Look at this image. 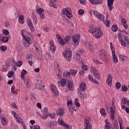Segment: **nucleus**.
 <instances>
[{"instance_id": "obj_57", "label": "nucleus", "mask_w": 129, "mask_h": 129, "mask_svg": "<svg viewBox=\"0 0 129 129\" xmlns=\"http://www.w3.org/2000/svg\"><path fill=\"white\" fill-rule=\"evenodd\" d=\"M80 3L81 4V5H83L84 6H85L86 5V0H79Z\"/></svg>"}, {"instance_id": "obj_64", "label": "nucleus", "mask_w": 129, "mask_h": 129, "mask_svg": "<svg viewBox=\"0 0 129 129\" xmlns=\"http://www.w3.org/2000/svg\"><path fill=\"white\" fill-rule=\"evenodd\" d=\"M124 42L126 43V44H128L129 41H128V38H127L126 36H125L124 38Z\"/></svg>"}, {"instance_id": "obj_2", "label": "nucleus", "mask_w": 129, "mask_h": 129, "mask_svg": "<svg viewBox=\"0 0 129 129\" xmlns=\"http://www.w3.org/2000/svg\"><path fill=\"white\" fill-rule=\"evenodd\" d=\"M58 86H61L64 87L65 85L70 89V90H73V82L71 81L66 80L65 79H61L60 82H58Z\"/></svg>"}, {"instance_id": "obj_26", "label": "nucleus", "mask_w": 129, "mask_h": 129, "mask_svg": "<svg viewBox=\"0 0 129 129\" xmlns=\"http://www.w3.org/2000/svg\"><path fill=\"white\" fill-rule=\"evenodd\" d=\"M13 113H14L15 115H14V117H16V119L18 122H23V119L18 116V115H17V113L16 112L13 111Z\"/></svg>"}, {"instance_id": "obj_38", "label": "nucleus", "mask_w": 129, "mask_h": 129, "mask_svg": "<svg viewBox=\"0 0 129 129\" xmlns=\"http://www.w3.org/2000/svg\"><path fill=\"white\" fill-rule=\"evenodd\" d=\"M78 71L77 70H70L69 71L70 75L71 74V75H76V73H77Z\"/></svg>"}, {"instance_id": "obj_59", "label": "nucleus", "mask_w": 129, "mask_h": 129, "mask_svg": "<svg viewBox=\"0 0 129 129\" xmlns=\"http://www.w3.org/2000/svg\"><path fill=\"white\" fill-rule=\"evenodd\" d=\"M18 67H21L23 65V61H19L17 63Z\"/></svg>"}, {"instance_id": "obj_39", "label": "nucleus", "mask_w": 129, "mask_h": 129, "mask_svg": "<svg viewBox=\"0 0 129 129\" xmlns=\"http://www.w3.org/2000/svg\"><path fill=\"white\" fill-rule=\"evenodd\" d=\"M82 69L83 71H87V70H88V66H87V65L83 64L82 65Z\"/></svg>"}, {"instance_id": "obj_8", "label": "nucleus", "mask_w": 129, "mask_h": 129, "mask_svg": "<svg viewBox=\"0 0 129 129\" xmlns=\"http://www.w3.org/2000/svg\"><path fill=\"white\" fill-rule=\"evenodd\" d=\"M73 42L76 46H77L79 44V40H80V35L78 34V35H74L72 36Z\"/></svg>"}, {"instance_id": "obj_15", "label": "nucleus", "mask_w": 129, "mask_h": 129, "mask_svg": "<svg viewBox=\"0 0 129 129\" xmlns=\"http://www.w3.org/2000/svg\"><path fill=\"white\" fill-rule=\"evenodd\" d=\"M37 13L39 14L40 17L44 20L46 18V16H45V15L42 14V13H43L44 10L42 8L37 9Z\"/></svg>"}, {"instance_id": "obj_58", "label": "nucleus", "mask_w": 129, "mask_h": 129, "mask_svg": "<svg viewBox=\"0 0 129 129\" xmlns=\"http://www.w3.org/2000/svg\"><path fill=\"white\" fill-rule=\"evenodd\" d=\"M34 46H35V48L36 51H38V50H39V49H40V46L38 45V44L35 43V44H34Z\"/></svg>"}, {"instance_id": "obj_49", "label": "nucleus", "mask_w": 129, "mask_h": 129, "mask_svg": "<svg viewBox=\"0 0 129 129\" xmlns=\"http://www.w3.org/2000/svg\"><path fill=\"white\" fill-rule=\"evenodd\" d=\"M115 87L116 89H119L120 87H121V85H120V83L117 82L115 85Z\"/></svg>"}, {"instance_id": "obj_11", "label": "nucleus", "mask_w": 129, "mask_h": 129, "mask_svg": "<svg viewBox=\"0 0 129 129\" xmlns=\"http://www.w3.org/2000/svg\"><path fill=\"white\" fill-rule=\"evenodd\" d=\"M27 25L29 28L30 29V30L31 32H35V28H34V25H33V23H32V20L30 18H28L27 20Z\"/></svg>"}, {"instance_id": "obj_51", "label": "nucleus", "mask_w": 129, "mask_h": 129, "mask_svg": "<svg viewBox=\"0 0 129 129\" xmlns=\"http://www.w3.org/2000/svg\"><path fill=\"white\" fill-rule=\"evenodd\" d=\"M78 14L80 15H82L84 14V10H82V9H80L78 11Z\"/></svg>"}, {"instance_id": "obj_18", "label": "nucleus", "mask_w": 129, "mask_h": 129, "mask_svg": "<svg viewBox=\"0 0 129 129\" xmlns=\"http://www.w3.org/2000/svg\"><path fill=\"white\" fill-rule=\"evenodd\" d=\"M107 84L109 85V86H111L112 85V77L111 76V74H109L108 75V78L106 80Z\"/></svg>"}, {"instance_id": "obj_50", "label": "nucleus", "mask_w": 129, "mask_h": 129, "mask_svg": "<svg viewBox=\"0 0 129 129\" xmlns=\"http://www.w3.org/2000/svg\"><path fill=\"white\" fill-rule=\"evenodd\" d=\"M32 19L33 20V22H35L34 24L37 25V17L36 16H35V15H32Z\"/></svg>"}, {"instance_id": "obj_53", "label": "nucleus", "mask_w": 129, "mask_h": 129, "mask_svg": "<svg viewBox=\"0 0 129 129\" xmlns=\"http://www.w3.org/2000/svg\"><path fill=\"white\" fill-rule=\"evenodd\" d=\"M120 41H121V45L123 46V47H125V46H126V43H125V41L122 40L121 38Z\"/></svg>"}, {"instance_id": "obj_29", "label": "nucleus", "mask_w": 129, "mask_h": 129, "mask_svg": "<svg viewBox=\"0 0 129 129\" xmlns=\"http://www.w3.org/2000/svg\"><path fill=\"white\" fill-rule=\"evenodd\" d=\"M28 73V72L26 71L25 69H23L22 71L21 72V78H22L23 80H25V76L26 74Z\"/></svg>"}, {"instance_id": "obj_45", "label": "nucleus", "mask_w": 129, "mask_h": 129, "mask_svg": "<svg viewBox=\"0 0 129 129\" xmlns=\"http://www.w3.org/2000/svg\"><path fill=\"white\" fill-rule=\"evenodd\" d=\"M0 49L2 52H5V51H7L8 48L7 46L3 45L0 47Z\"/></svg>"}, {"instance_id": "obj_36", "label": "nucleus", "mask_w": 129, "mask_h": 129, "mask_svg": "<svg viewBox=\"0 0 129 129\" xmlns=\"http://www.w3.org/2000/svg\"><path fill=\"white\" fill-rule=\"evenodd\" d=\"M19 21L20 24H24V23H25V20H24V16L20 15L19 19Z\"/></svg>"}, {"instance_id": "obj_41", "label": "nucleus", "mask_w": 129, "mask_h": 129, "mask_svg": "<svg viewBox=\"0 0 129 129\" xmlns=\"http://www.w3.org/2000/svg\"><path fill=\"white\" fill-rule=\"evenodd\" d=\"M75 105L77 106V107H80V103L79 102L78 99L76 98L75 100Z\"/></svg>"}, {"instance_id": "obj_30", "label": "nucleus", "mask_w": 129, "mask_h": 129, "mask_svg": "<svg viewBox=\"0 0 129 129\" xmlns=\"http://www.w3.org/2000/svg\"><path fill=\"white\" fill-rule=\"evenodd\" d=\"M15 89H16V87H15V85H13L11 87V93L14 94V95H18V93L15 91Z\"/></svg>"}, {"instance_id": "obj_33", "label": "nucleus", "mask_w": 129, "mask_h": 129, "mask_svg": "<svg viewBox=\"0 0 129 129\" xmlns=\"http://www.w3.org/2000/svg\"><path fill=\"white\" fill-rule=\"evenodd\" d=\"M63 77L64 78H69V77H70V73L68 71H65L63 73Z\"/></svg>"}, {"instance_id": "obj_43", "label": "nucleus", "mask_w": 129, "mask_h": 129, "mask_svg": "<svg viewBox=\"0 0 129 129\" xmlns=\"http://www.w3.org/2000/svg\"><path fill=\"white\" fill-rule=\"evenodd\" d=\"M103 3V0H96L94 5H100Z\"/></svg>"}, {"instance_id": "obj_46", "label": "nucleus", "mask_w": 129, "mask_h": 129, "mask_svg": "<svg viewBox=\"0 0 129 129\" xmlns=\"http://www.w3.org/2000/svg\"><path fill=\"white\" fill-rule=\"evenodd\" d=\"M121 90L123 92H125L127 90V87L125 85H123L121 87Z\"/></svg>"}, {"instance_id": "obj_34", "label": "nucleus", "mask_w": 129, "mask_h": 129, "mask_svg": "<svg viewBox=\"0 0 129 129\" xmlns=\"http://www.w3.org/2000/svg\"><path fill=\"white\" fill-rule=\"evenodd\" d=\"M100 112L103 116H105V115H106V112L105 111V109L103 108L100 109Z\"/></svg>"}, {"instance_id": "obj_55", "label": "nucleus", "mask_w": 129, "mask_h": 129, "mask_svg": "<svg viewBox=\"0 0 129 129\" xmlns=\"http://www.w3.org/2000/svg\"><path fill=\"white\" fill-rule=\"evenodd\" d=\"M80 54L79 53H77L75 56V58L76 59V60H78V61H79V60H80Z\"/></svg>"}, {"instance_id": "obj_23", "label": "nucleus", "mask_w": 129, "mask_h": 129, "mask_svg": "<svg viewBox=\"0 0 129 129\" xmlns=\"http://www.w3.org/2000/svg\"><path fill=\"white\" fill-rule=\"evenodd\" d=\"M105 129H110L112 128V125L110 123V122H108V120L106 119L105 121Z\"/></svg>"}, {"instance_id": "obj_1", "label": "nucleus", "mask_w": 129, "mask_h": 129, "mask_svg": "<svg viewBox=\"0 0 129 129\" xmlns=\"http://www.w3.org/2000/svg\"><path fill=\"white\" fill-rule=\"evenodd\" d=\"M89 33L93 34V36L96 38V39H99L100 37H102L103 33L99 28L95 27L93 28V26H91L89 30Z\"/></svg>"}, {"instance_id": "obj_48", "label": "nucleus", "mask_w": 129, "mask_h": 129, "mask_svg": "<svg viewBox=\"0 0 129 129\" xmlns=\"http://www.w3.org/2000/svg\"><path fill=\"white\" fill-rule=\"evenodd\" d=\"M122 109H125L126 112H127V113L129 114V109L127 108V107H125V106L124 105H122Z\"/></svg>"}, {"instance_id": "obj_44", "label": "nucleus", "mask_w": 129, "mask_h": 129, "mask_svg": "<svg viewBox=\"0 0 129 129\" xmlns=\"http://www.w3.org/2000/svg\"><path fill=\"white\" fill-rule=\"evenodd\" d=\"M110 48L112 51V54H113V53L114 54H115V49H114V47L112 46V43H110Z\"/></svg>"}, {"instance_id": "obj_25", "label": "nucleus", "mask_w": 129, "mask_h": 129, "mask_svg": "<svg viewBox=\"0 0 129 129\" xmlns=\"http://www.w3.org/2000/svg\"><path fill=\"white\" fill-rule=\"evenodd\" d=\"M0 40L4 43H8L9 42V38L4 37L3 34L0 35Z\"/></svg>"}, {"instance_id": "obj_61", "label": "nucleus", "mask_w": 129, "mask_h": 129, "mask_svg": "<svg viewBox=\"0 0 129 129\" xmlns=\"http://www.w3.org/2000/svg\"><path fill=\"white\" fill-rule=\"evenodd\" d=\"M69 109L70 112H72V113H73V111H74V109L73 108V107L69 106Z\"/></svg>"}, {"instance_id": "obj_19", "label": "nucleus", "mask_w": 129, "mask_h": 129, "mask_svg": "<svg viewBox=\"0 0 129 129\" xmlns=\"http://www.w3.org/2000/svg\"><path fill=\"white\" fill-rule=\"evenodd\" d=\"M33 55L31 54H29L27 56V60L28 61V63L30 64V66H32L33 65Z\"/></svg>"}, {"instance_id": "obj_16", "label": "nucleus", "mask_w": 129, "mask_h": 129, "mask_svg": "<svg viewBox=\"0 0 129 129\" xmlns=\"http://www.w3.org/2000/svg\"><path fill=\"white\" fill-rule=\"evenodd\" d=\"M114 0H108L107 1V7L110 11L111 12L112 9H113V2Z\"/></svg>"}, {"instance_id": "obj_32", "label": "nucleus", "mask_w": 129, "mask_h": 129, "mask_svg": "<svg viewBox=\"0 0 129 129\" xmlns=\"http://www.w3.org/2000/svg\"><path fill=\"white\" fill-rule=\"evenodd\" d=\"M119 58L121 61H122V62H124L127 59L126 57L121 54L119 55Z\"/></svg>"}, {"instance_id": "obj_62", "label": "nucleus", "mask_w": 129, "mask_h": 129, "mask_svg": "<svg viewBox=\"0 0 129 129\" xmlns=\"http://www.w3.org/2000/svg\"><path fill=\"white\" fill-rule=\"evenodd\" d=\"M45 115H42V119H47V118H48V116H49L48 114H45Z\"/></svg>"}, {"instance_id": "obj_7", "label": "nucleus", "mask_w": 129, "mask_h": 129, "mask_svg": "<svg viewBox=\"0 0 129 129\" xmlns=\"http://www.w3.org/2000/svg\"><path fill=\"white\" fill-rule=\"evenodd\" d=\"M37 82V83L36 85V87L37 89H39V90H43V91H46V89L44 88V87H45V85L42 86L43 84L42 83V80H38Z\"/></svg>"}, {"instance_id": "obj_13", "label": "nucleus", "mask_w": 129, "mask_h": 129, "mask_svg": "<svg viewBox=\"0 0 129 129\" xmlns=\"http://www.w3.org/2000/svg\"><path fill=\"white\" fill-rule=\"evenodd\" d=\"M106 56V53L103 49H101L98 52V56L100 59H104Z\"/></svg>"}, {"instance_id": "obj_17", "label": "nucleus", "mask_w": 129, "mask_h": 129, "mask_svg": "<svg viewBox=\"0 0 129 129\" xmlns=\"http://www.w3.org/2000/svg\"><path fill=\"white\" fill-rule=\"evenodd\" d=\"M51 90L54 94L55 96H58V93H59V92H58V90L57 89L55 85H51Z\"/></svg>"}, {"instance_id": "obj_22", "label": "nucleus", "mask_w": 129, "mask_h": 129, "mask_svg": "<svg viewBox=\"0 0 129 129\" xmlns=\"http://www.w3.org/2000/svg\"><path fill=\"white\" fill-rule=\"evenodd\" d=\"M56 115H59V116H63L64 115V109L63 108H59L58 109L56 112Z\"/></svg>"}, {"instance_id": "obj_21", "label": "nucleus", "mask_w": 129, "mask_h": 129, "mask_svg": "<svg viewBox=\"0 0 129 129\" xmlns=\"http://www.w3.org/2000/svg\"><path fill=\"white\" fill-rule=\"evenodd\" d=\"M1 122L3 125H7L8 124V119L5 115H2L1 117Z\"/></svg>"}, {"instance_id": "obj_12", "label": "nucleus", "mask_w": 129, "mask_h": 129, "mask_svg": "<svg viewBox=\"0 0 129 129\" xmlns=\"http://www.w3.org/2000/svg\"><path fill=\"white\" fill-rule=\"evenodd\" d=\"M21 35L22 36V37H23L24 40L26 41V42L29 44V45H32L33 41H32V40L30 39V37L25 35V34H24V32L21 31Z\"/></svg>"}, {"instance_id": "obj_9", "label": "nucleus", "mask_w": 129, "mask_h": 129, "mask_svg": "<svg viewBox=\"0 0 129 129\" xmlns=\"http://www.w3.org/2000/svg\"><path fill=\"white\" fill-rule=\"evenodd\" d=\"M94 16H95L96 18H98L100 21H104V16L96 11H94Z\"/></svg>"}, {"instance_id": "obj_63", "label": "nucleus", "mask_w": 129, "mask_h": 129, "mask_svg": "<svg viewBox=\"0 0 129 129\" xmlns=\"http://www.w3.org/2000/svg\"><path fill=\"white\" fill-rule=\"evenodd\" d=\"M62 125L66 128H67V129L69 128V124H68L67 123H66L65 122L64 123V124Z\"/></svg>"}, {"instance_id": "obj_5", "label": "nucleus", "mask_w": 129, "mask_h": 129, "mask_svg": "<svg viewBox=\"0 0 129 129\" xmlns=\"http://www.w3.org/2000/svg\"><path fill=\"white\" fill-rule=\"evenodd\" d=\"M62 55L68 62H71L72 57V51L69 48H67L62 53Z\"/></svg>"}, {"instance_id": "obj_3", "label": "nucleus", "mask_w": 129, "mask_h": 129, "mask_svg": "<svg viewBox=\"0 0 129 129\" xmlns=\"http://www.w3.org/2000/svg\"><path fill=\"white\" fill-rule=\"evenodd\" d=\"M105 106L108 111H109L110 110V112L111 113L110 119H111V120H114L115 115V108L113 106H111V105H110V104L108 102L106 103Z\"/></svg>"}, {"instance_id": "obj_31", "label": "nucleus", "mask_w": 129, "mask_h": 129, "mask_svg": "<svg viewBox=\"0 0 129 129\" xmlns=\"http://www.w3.org/2000/svg\"><path fill=\"white\" fill-rule=\"evenodd\" d=\"M14 75H15V72H14V71H10L7 74L8 77L9 78H12L13 76H14Z\"/></svg>"}, {"instance_id": "obj_52", "label": "nucleus", "mask_w": 129, "mask_h": 129, "mask_svg": "<svg viewBox=\"0 0 129 129\" xmlns=\"http://www.w3.org/2000/svg\"><path fill=\"white\" fill-rule=\"evenodd\" d=\"M42 113L43 114H47V113H48V109L47 108V107L44 108Z\"/></svg>"}, {"instance_id": "obj_37", "label": "nucleus", "mask_w": 129, "mask_h": 129, "mask_svg": "<svg viewBox=\"0 0 129 129\" xmlns=\"http://www.w3.org/2000/svg\"><path fill=\"white\" fill-rule=\"evenodd\" d=\"M57 1L56 0H50L49 6L50 7H53L54 5H56Z\"/></svg>"}, {"instance_id": "obj_60", "label": "nucleus", "mask_w": 129, "mask_h": 129, "mask_svg": "<svg viewBox=\"0 0 129 129\" xmlns=\"http://www.w3.org/2000/svg\"><path fill=\"white\" fill-rule=\"evenodd\" d=\"M127 99H126L125 98H123L122 99V102L124 103V104H125V103H127Z\"/></svg>"}, {"instance_id": "obj_35", "label": "nucleus", "mask_w": 129, "mask_h": 129, "mask_svg": "<svg viewBox=\"0 0 129 129\" xmlns=\"http://www.w3.org/2000/svg\"><path fill=\"white\" fill-rule=\"evenodd\" d=\"M23 80L24 81L25 84L27 88H28V89L30 88L31 87V84H30L29 81H28V80L26 81V79H24Z\"/></svg>"}, {"instance_id": "obj_54", "label": "nucleus", "mask_w": 129, "mask_h": 129, "mask_svg": "<svg viewBox=\"0 0 129 129\" xmlns=\"http://www.w3.org/2000/svg\"><path fill=\"white\" fill-rule=\"evenodd\" d=\"M3 34H4V35H6L7 36H8V35H9V34H10V32L8 31V30L4 29L3 30Z\"/></svg>"}, {"instance_id": "obj_20", "label": "nucleus", "mask_w": 129, "mask_h": 129, "mask_svg": "<svg viewBox=\"0 0 129 129\" xmlns=\"http://www.w3.org/2000/svg\"><path fill=\"white\" fill-rule=\"evenodd\" d=\"M57 124V121H51L48 122V124L47 125V127L49 128H54V126Z\"/></svg>"}, {"instance_id": "obj_14", "label": "nucleus", "mask_w": 129, "mask_h": 129, "mask_svg": "<svg viewBox=\"0 0 129 129\" xmlns=\"http://www.w3.org/2000/svg\"><path fill=\"white\" fill-rule=\"evenodd\" d=\"M49 47L51 52L55 53V51H56V46L54 45V41H53V40H50L49 41Z\"/></svg>"}, {"instance_id": "obj_27", "label": "nucleus", "mask_w": 129, "mask_h": 129, "mask_svg": "<svg viewBox=\"0 0 129 129\" xmlns=\"http://www.w3.org/2000/svg\"><path fill=\"white\" fill-rule=\"evenodd\" d=\"M88 79L90 81H91V82H93L94 83H95L96 84H99V83L97 82L93 77H91V75H88Z\"/></svg>"}, {"instance_id": "obj_6", "label": "nucleus", "mask_w": 129, "mask_h": 129, "mask_svg": "<svg viewBox=\"0 0 129 129\" xmlns=\"http://www.w3.org/2000/svg\"><path fill=\"white\" fill-rule=\"evenodd\" d=\"M70 12H71V8H64L62 10V14L63 16L66 15L67 18H72V13H71Z\"/></svg>"}, {"instance_id": "obj_10", "label": "nucleus", "mask_w": 129, "mask_h": 129, "mask_svg": "<svg viewBox=\"0 0 129 129\" xmlns=\"http://www.w3.org/2000/svg\"><path fill=\"white\" fill-rule=\"evenodd\" d=\"M91 71L93 73V75L95 78L97 79H100V77L99 76V74L97 72V70L95 69V68L93 67H91Z\"/></svg>"}, {"instance_id": "obj_56", "label": "nucleus", "mask_w": 129, "mask_h": 129, "mask_svg": "<svg viewBox=\"0 0 129 129\" xmlns=\"http://www.w3.org/2000/svg\"><path fill=\"white\" fill-rule=\"evenodd\" d=\"M81 91H78V93H80L79 94V97H80V98H84V95L82 94V93H81V92H80Z\"/></svg>"}, {"instance_id": "obj_42", "label": "nucleus", "mask_w": 129, "mask_h": 129, "mask_svg": "<svg viewBox=\"0 0 129 129\" xmlns=\"http://www.w3.org/2000/svg\"><path fill=\"white\" fill-rule=\"evenodd\" d=\"M55 115H56V114L55 113L48 114V116H49V117L51 119H54V118H55Z\"/></svg>"}, {"instance_id": "obj_47", "label": "nucleus", "mask_w": 129, "mask_h": 129, "mask_svg": "<svg viewBox=\"0 0 129 129\" xmlns=\"http://www.w3.org/2000/svg\"><path fill=\"white\" fill-rule=\"evenodd\" d=\"M112 31H113V32H116L117 31V26L116 25H113L112 26Z\"/></svg>"}, {"instance_id": "obj_40", "label": "nucleus", "mask_w": 129, "mask_h": 129, "mask_svg": "<svg viewBox=\"0 0 129 129\" xmlns=\"http://www.w3.org/2000/svg\"><path fill=\"white\" fill-rule=\"evenodd\" d=\"M113 125L115 129H119V128H118V122H117V121H114L113 122Z\"/></svg>"}, {"instance_id": "obj_24", "label": "nucleus", "mask_w": 129, "mask_h": 129, "mask_svg": "<svg viewBox=\"0 0 129 129\" xmlns=\"http://www.w3.org/2000/svg\"><path fill=\"white\" fill-rule=\"evenodd\" d=\"M86 89V84L82 82L80 85V91H85Z\"/></svg>"}, {"instance_id": "obj_4", "label": "nucleus", "mask_w": 129, "mask_h": 129, "mask_svg": "<svg viewBox=\"0 0 129 129\" xmlns=\"http://www.w3.org/2000/svg\"><path fill=\"white\" fill-rule=\"evenodd\" d=\"M56 38L57 39V42L60 44V46H64L65 44H67L69 41H70V39L71 37L70 36H67L64 38V41L61 37V35L59 34H56Z\"/></svg>"}, {"instance_id": "obj_28", "label": "nucleus", "mask_w": 129, "mask_h": 129, "mask_svg": "<svg viewBox=\"0 0 129 129\" xmlns=\"http://www.w3.org/2000/svg\"><path fill=\"white\" fill-rule=\"evenodd\" d=\"M112 59L114 63H118V59H117V57L116 56L114 52H113L112 54Z\"/></svg>"}]
</instances>
